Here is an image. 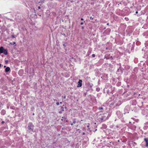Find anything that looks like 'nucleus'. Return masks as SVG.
Returning <instances> with one entry per match:
<instances>
[{
  "label": "nucleus",
  "mask_w": 148,
  "mask_h": 148,
  "mask_svg": "<svg viewBox=\"0 0 148 148\" xmlns=\"http://www.w3.org/2000/svg\"><path fill=\"white\" fill-rule=\"evenodd\" d=\"M145 146L147 147H148V142L146 143Z\"/></svg>",
  "instance_id": "f8f14e48"
},
{
  "label": "nucleus",
  "mask_w": 148,
  "mask_h": 148,
  "mask_svg": "<svg viewBox=\"0 0 148 148\" xmlns=\"http://www.w3.org/2000/svg\"><path fill=\"white\" fill-rule=\"evenodd\" d=\"M15 42H13V44H15Z\"/></svg>",
  "instance_id": "a878e982"
},
{
  "label": "nucleus",
  "mask_w": 148,
  "mask_h": 148,
  "mask_svg": "<svg viewBox=\"0 0 148 148\" xmlns=\"http://www.w3.org/2000/svg\"><path fill=\"white\" fill-rule=\"evenodd\" d=\"M6 67V66H4V67Z\"/></svg>",
  "instance_id": "c756f323"
},
{
  "label": "nucleus",
  "mask_w": 148,
  "mask_h": 148,
  "mask_svg": "<svg viewBox=\"0 0 148 148\" xmlns=\"http://www.w3.org/2000/svg\"><path fill=\"white\" fill-rule=\"evenodd\" d=\"M138 13V11H136V14H137Z\"/></svg>",
  "instance_id": "4be33fe9"
},
{
  "label": "nucleus",
  "mask_w": 148,
  "mask_h": 148,
  "mask_svg": "<svg viewBox=\"0 0 148 148\" xmlns=\"http://www.w3.org/2000/svg\"><path fill=\"white\" fill-rule=\"evenodd\" d=\"M106 116H103L101 117L100 119L101 120V121H105L106 120Z\"/></svg>",
  "instance_id": "7ed1b4c3"
},
{
  "label": "nucleus",
  "mask_w": 148,
  "mask_h": 148,
  "mask_svg": "<svg viewBox=\"0 0 148 148\" xmlns=\"http://www.w3.org/2000/svg\"><path fill=\"white\" fill-rule=\"evenodd\" d=\"M82 80L81 79H79L77 83V87H81L82 85Z\"/></svg>",
  "instance_id": "f03ea898"
},
{
  "label": "nucleus",
  "mask_w": 148,
  "mask_h": 148,
  "mask_svg": "<svg viewBox=\"0 0 148 148\" xmlns=\"http://www.w3.org/2000/svg\"><path fill=\"white\" fill-rule=\"evenodd\" d=\"M4 121H2L1 122V123H2V124H3L4 123Z\"/></svg>",
  "instance_id": "6ab92c4d"
},
{
  "label": "nucleus",
  "mask_w": 148,
  "mask_h": 148,
  "mask_svg": "<svg viewBox=\"0 0 148 148\" xmlns=\"http://www.w3.org/2000/svg\"><path fill=\"white\" fill-rule=\"evenodd\" d=\"M65 97H65H65H64V98H65Z\"/></svg>",
  "instance_id": "c85d7f7f"
},
{
  "label": "nucleus",
  "mask_w": 148,
  "mask_h": 148,
  "mask_svg": "<svg viewBox=\"0 0 148 148\" xmlns=\"http://www.w3.org/2000/svg\"><path fill=\"white\" fill-rule=\"evenodd\" d=\"M1 113L2 114L4 115L5 113V111L4 110H2L1 111Z\"/></svg>",
  "instance_id": "6e6552de"
},
{
  "label": "nucleus",
  "mask_w": 148,
  "mask_h": 148,
  "mask_svg": "<svg viewBox=\"0 0 148 148\" xmlns=\"http://www.w3.org/2000/svg\"><path fill=\"white\" fill-rule=\"evenodd\" d=\"M109 24L108 23H107V25H109Z\"/></svg>",
  "instance_id": "393cba45"
},
{
  "label": "nucleus",
  "mask_w": 148,
  "mask_h": 148,
  "mask_svg": "<svg viewBox=\"0 0 148 148\" xmlns=\"http://www.w3.org/2000/svg\"><path fill=\"white\" fill-rule=\"evenodd\" d=\"M83 24H84L83 22H81V23H80V25H83Z\"/></svg>",
  "instance_id": "dca6fc26"
},
{
  "label": "nucleus",
  "mask_w": 148,
  "mask_h": 148,
  "mask_svg": "<svg viewBox=\"0 0 148 148\" xmlns=\"http://www.w3.org/2000/svg\"><path fill=\"white\" fill-rule=\"evenodd\" d=\"M60 108L62 109V111L59 112V113L61 114L62 113V112L64 111V108L63 107H60Z\"/></svg>",
  "instance_id": "0eeeda50"
},
{
  "label": "nucleus",
  "mask_w": 148,
  "mask_h": 148,
  "mask_svg": "<svg viewBox=\"0 0 148 148\" xmlns=\"http://www.w3.org/2000/svg\"><path fill=\"white\" fill-rule=\"evenodd\" d=\"M10 70V68L9 67H7L5 70V72H9Z\"/></svg>",
  "instance_id": "423d86ee"
},
{
  "label": "nucleus",
  "mask_w": 148,
  "mask_h": 148,
  "mask_svg": "<svg viewBox=\"0 0 148 148\" xmlns=\"http://www.w3.org/2000/svg\"><path fill=\"white\" fill-rule=\"evenodd\" d=\"M71 125H73L74 124L73 123H71V124H70Z\"/></svg>",
  "instance_id": "aec40b11"
},
{
  "label": "nucleus",
  "mask_w": 148,
  "mask_h": 148,
  "mask_svg": "<svg viewBox=\"0 0 148 148\" xmlns=\"http://www.w3.org/2000/svg\"><path fill=\"white\" fill-rule=\"evenodd\" d=\"M90 18L91 19H93V18L92 16H91V17H90Z\"/></svg>",
  "instance_id": "2eb2a0df"
},
{
  "label": "nucleus",
  "mask_w": 148,
  "mask_h": 148,
  "mask_svg": "<svg viewBox=\"0 0 148 148\" xmlns=\"http://www.w3.org/2000/svg\"><path fill=\"white\" fill-rule=\"evenodd\" d=\"M34 126L32 123H29L28 124V130L31 131H33Z\"/></svg>",
  "instance_id": "f257e3e1"
},
{
  "label": "nucleus",
  "mask_w": 148,
  "mask_h": 148,
  "mask_svg": "<svg viewBox=\"0 0 148 148\" xmlns=\"http://www.w3.org/2000/svg\"><path fill=\"white\" fill-rule=\"evenodd\" d=\"M38 9H40V7L39 6L38 7Z\"/></svg>",
  "instance_id": "a211bd4d"
},
{
  "label": "nucleus",
  "mask_w": 148,
  "mask_h": 148,
  "mask_svg": "<svg viewBox=\"0 0 148 148\" xmlns=\"http://www.w3.org/2000/svg\"><path fill=\"white\" fill-rule=\"evenodd\" d=\"M144 140L146 142V143L147 142H148V139L147 138H145L144 139Z\"/></svg>",
  "instance_id": "1a4fd4ad"
},
{
  "label": "nucleus",
  "mask_w": 148,
  "mask_h": 148,
  "mask_svg": "<svg viewBox=\"0 0 148 148\" xmlns=\"http://www.w3.org/2000/svg\"><path fill=\"white\" fill-rule=\"evenodd\" d=\"M82 29H83L84 27H82Z\"/></svg>",
  "instance_id": "5701e85b"
},
{
  "label": "nucleus",
  "mask_w": 148,
  "mask_h": 148,
  "mask_svg": "<svg viewBox=\"0 0 148 148\" xmlns=\"http://www.w3.org/2000/svg\"><path fill=\"white\" fill-rule=\"evenodd\" d=\"M62 118H64V119H66V118H64L63 117H62Z\"/></svg>",
  "instance_id": "b1692460"
},
{
  "label": "nucleus",
  "mask_w": 148,
  "mask_h": 148,
  "mask_svg": "<svg viewBox=\"0 0 148 148\" xmlns=\"http://www.w3.org/2000/svg\"><path fill=\"white\" fill-rule=\"evenodd\" d=\"M10 44L12 45H13V43H10Z\"/></svg>",
  "instance_id": "bb28decb"
},
{
  "label": "nucleus",
  "mask_w": 148,
  "mask_h": 148,
  "mask_svg": "<svg viewBox=\"0 0 148 148\" xmlns=\"http://www.w3.org/2000/svg\"><path fill=\"white\" fill-rule=\"evenodd\" d=\"M5 55H7L8 54V50L7 49H4L3 53Z\"/></svg>",
  "instance_id": "39448f33"
},
{
  "label": "nucleus",
  "mask_w": 148,
  "mask_h": 148,
  "mask_svg": "<svg viewBox=\"0 0 148 148\" xmlns=\"http://www.w3.org/2000/svg\"><path fill=\"white\" fill-rule=\"evenodd\" d=\"M56 105H57L58 106V105H59L60 103H59V102H58L56 103Z\"/></svg>",
  "instance_id": "4468645a"
},
{
  "label": "nucleus",
  "mask_w": 148,
  "mask_h": 148,
  "mask_svg": "<svg viewBox=\"0 0 148 148\" xmlns=\"http://www.w3.org/2000/svg\"><path fill=\"white\" fill-rule=\"evenodd\" d=\"M98 109L99 110H103V108H102V107H100V108H98Z\"/></svg>",
  "instance_id": "9b49d317"
},
{
  "label": "nucleus",
  "mask_w": 148,
  "mask_h": 148,
  "mask_svg": "<svg viewBox=\"0 0 148 148\" xmlns=\"http://www.w3.org/2000/svg\"><path fill=\"white\" fill-rule=\"evenodd\" d=\"M12 38H15L14 36V35H13L12 36Z\"/></svg>",
  "instance_id": "f3484780"
},
{
  "label": "nucleus",
  "mask_w": 148,
  "mask_h": 148,
  "mask_svg": "<svg viewBox=\"0 0 148 148\" xmlns=\"http://www.w3.org/2000/svg\"><path fill=\"white\" fill-rule=\"evenodd\" d=\"M81 20L82 21H83V20H84V19L83 18H81Z\"/></svg>",
  "instance_id": "412c9836"
},
{
  "label": "nucleus",
  "mask_w": 148,
  "mask_h": 148,
  "mask_svg": "<svg viewBox=\"0 0 148 148\" xmlns=\"http://www.w3.org/2000/svg\"><path fill=\"white\" fill-rule=\"evenodd\" d=\"M62 103V102H60V104H61Z\"/></svg>",
  "instance_id": "7c9ffc66"
},
{
  "label": "nucleus",
  "mask_w": 148,
  "mask_h": 148,
  "mask_svg": "<svg viewBox=\"0 0 148 148\" xmlns=\"http://www.w3.org/2000/svg\"><path fill=\"white\" fill-rule=\"evenodd\" d=\"M95 54H92V57H93V58L95 57Z\"/></svg>",
  "instance_id": "ddd939ff"
},
{
  "label": "nucleus",
  "mask_w": 148,
  "mask_h": 148,
  "mask_svg": "<svg viewBox=\"0 0 148 148\" xmlns=\"http://www.w3.org/2000/svg\"><path fill=\"white\" fill-rule=\"evenodd\" d=\"M84 134H85V133H83V135H84Z\"/></svg>",
  "instance_id": "cd10ccee"
},
{
  "label": "nucleus",
  "mask_w": 148,
  "mask_h": 148,
  "mask_svg": "<svg viewBox=\"0 0 148 148\" xmlns=\"http://www.w3.org/2000/svg\"><path fill=\"white\" fill-rule=\"evenodd\" d=\"M4 48L3 47L0 48V53H3V52Z\"/></svg>",
  "instance_id": "20e7f679"
},
{
  "label": "nucleus",
  "mask_w": 148,
  "mask_h": 148,
  "mask_svg": "<svg viewBox=\"0 0 148 148\" xmlns=\"http://www.w3.org/2000/svg\"><path fill=\"white\" fill-rule=\"evenodd\" d=\"M33 114L34 115V113H33Z\"/></svg>",
  "instance_id": "2f4dec72"
},
{
  "label": "nucleus",
  "mask_w": 148,
  "mask_h": 148,
  "mask_svg": "<svg viewBox=\"0 0 148 148\" xmlns=\"http://www.w3.org/2000/svg\"><path fill=\"white\" fill-rule=\"evenodd\" d=\"M76 123V121H75V119H73V123L74 124H75Z\"/></svg>",
  "instance_id": "9d476101"
}]
</instances>
